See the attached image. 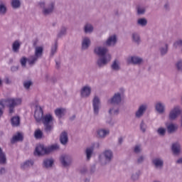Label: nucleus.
I'll list each match as a JSON object with an SVG mask.
<instances>
[{
	"label": "nucleus",
	"mask_w": 182,
	"mask_h": 182,
	"mask_svg": "<svg viewBox=\"0 0 182 182\" xmlns=\"http://www.w3.org/2000/svg\"><path fill=\"white\" fill-rule=\"evenodd\" d=\"M161 56H166L168 53V44H165L159 48Z\"/></svg>",
	"instance_id": "36"
},
{
	"label": "nucleus",
	"mask_w": 182,
	"mask_h": 182,
	"mask_svg": "<svg viewBox=\"0 0 182 182\" xmlns=\"http://www.w3.org/2000/svg\"><path fill=\"white\" fill-rule=\"evenodd\" d=\"M58 50V43L55 42L54 46L51 47V52H50V56H53L55 53H56V51Z\"/></svg>",
	"instance_id": "47"
},
{
	"label": "nucleus",
	"mask_w": 182,
	"mask_h": 182,
	"mask_svg": "<svg viewBox=\"0 0 182 182\" xmlns=\"http://www.w3.org/2000/svg\"><path fill=\"white\" fill-rule=\"evenodd\" d=\"M8 12V6L6 2L0 0V16H5Z\"/></svg>",
	"instance_id": "20"
},
{
	"label": "nucleus",
	"mask_w": 182,
	"mask_h": 182,
	"mask_svg": "<svg viewBox=\"0 0 182 182\" xmlns=\"http://www.w3.org/2000/svg\"><path fill=\"white\" fill-rule=\"evenodd\" d=\"M55 9V2H51L48 4V7H46L42 10V14L44 16H48L53 13Z\"/></svg>",
	"instance_id": "15"
},
{
	"label": "nucleus",
	"mask_w": 182,
	"mask_h": 182,
	"mask_svg": "<svg viewBox=\"0 0 182 182\" xmlns=\"http://www.w3.org/2000/svg\"><path fill=\"white\" fill-rule=\"evenodd\" d=\"M152 166L156 170H163L164 167V160L161 157H156L151 160Z\"/></svg>",
	"instance_id": "9"
},
{
	"label": "nucleus",
	"mask_w": 182,
	"mask_h": 182,
	"mask_svg": "<svg viewBox=\"0 0 182 182\" xmlns=\"http://www.w3.org/2000/svg\"><path fill=\"white\" fill-rule=\"evenodd\" d=\"M79 171L80 174L82 176H86V173H87V168L86 166H82L80 168Z\"/></svg>",
	"instance_id": "52"
},
{
	"label": "nucleus",
	"mask_w": 182,
	"mask_h": 182,
	"mask_svg": "<svg viewBox=\"0 0 182 182\" xmlns=\"http://www.w3.org/2000/svg\"><path fill=\"white\" fill-rule=\"evenodd\" d=\"M96 170V166L94 165L92 168H91V173H95Z\"/></svg>",
	"instance_id": "61"
},
{
	"label": "nucleus",
	"mask_w": 182,
	"mask_h": 182,
	"mask_svg": "<svg viewBox=\"0 0 182 182\" xmlns=\"http://www.w3.org/2000/svg\"><path fill=\"white\" fill-rule=\"evenodd\" d=\"M11 48L14 53H19V50L21 49V41H19V40H16L12 43Z\"/></svg>",
	"instance_id": "27"
},
{
	"label": "nucleus",
	"mask_w": 182,
	"mask_h": 182,
	"mask_svg": "<svg viewBox=\"0 0 182 182\" xmlns=\"http://www.w3.org/2000/svg\"><path fill=\"white\" fill-rule=\"evenodd\" d=\"M38 5L40 8H41L42 9H45L46 8V3H45V1H41Z\"/></svg>",
	"instance_id": "58"
},
{
	"label": "nucleus",
	"mask_w": 182,
	"mask_h": 182,
	"mask_svg": "<svg viewBox=\"0 0 182 182\" xmlns=\"http://www.w3.org/2000/svg\"><path fill=\"white\" fill-rule=\"evenodd\" d=\"M38 59H39V58L35 55L30 56L28 58V65H30L31 66H33V65H35V63H36L38 62Z\"/></svg>",
	"instance_id": "40"
},
{
	"label": "nucleus",
	"mask_w": 182,
	"mask_h": 182,
	"mask_svg": "<svg viewBox=\"0 0 182 182\" xmlns=\"http://www.w3.org/2000/svg\"><path fill=\"white\" fill-rule=\"evenodd\" d=\"M97 134L100 139H105L110 134V130L109 129H99L97 131Z\"/></svg>",
	"instance_id": "18"
},
{
	"label": "nucleus",
	"mask_w": 182,
	"mask_h": 182,
	"mask_svg": "<svg viewBox=\"0 0 182 182\" xmlns=\"http://www.w3.org/2000/svg\"><path fill=\"white\" fill-rule=\"evenodd\" d=\"M100 98L99 97L95 96L92 100V107L94 114L97 116L99 114V111L100 110Z\"/></svg>",
	"instance_id": "11"
},
{
	"label": "nucleus",
	"mask_w": 182,
	"mask_h": 182,
	"mask_svg": "<svg viewBox=\"0 0 182 182\" xmlns=\"http://www.w3.org/2000/svg\"><path fill=\"white\" fill-rule=\"evenodd\" d=\"M92 93V87L89 85H85L82 87L80 90V96L83 99H86L90 96Z\"/></svg>",
	"instance_id": "14"
},
{
	"label": "nucleus",
	"mask_w": 182,
	"mask_h": 182,
	"mask_svg": "<svg viewBox=\"0 0 182 182\" xmlns=\"http://www.w3.org/2000/svg\"><path fill=\"white\" fill-rule=\"evenodd\" d=\"M90 38L89 37H84L82 41V50H87L89 46H90Z\"/></svg>",
	"instance_id": "21"
},
{
	"label": "nucleus",
	"mask_w": 182,
	"mask_h": 182,
	"mask_svg": "<svg viewBox=\"0 0 182 182\" xmlns=\"http://www.w3.org/2000/svg\"><path fill=\"white\" fill-rule=\"evenodd\" d=\"M140 176H141V171H140L139 169L132 171L130 173L131 181H139Z\"/></svg>",
	"instance_id": "16"
},
{
	"label": "nucleus",
	"mask_w": 182,
	"mask_h": 182,
	"mask_svg": "<svg viewBox=\"0 0 182 182\" xmlns=\"http://www.w3.org/2000/svg\"><path fill=\"white\" fill-rule=\"evenodd\" d=\"M136 15H144L146 14V7L143 6H138L136 8Z\"/></svg>",
	"instance_id": "42"
},
{
	"label": "nucleus",
	"mask_w": 182,
	"mask_h": 182,
	"mask_svg": "<svg viewBox=\"0 0 182 182\" xmlns=\"http://www.w3.org/2000/svg\"><path fill=\"white\" fill-rule=\"evenodd\" d=\"M60 141L61 144H66L68 143V133L65 132H63L61 133L60 136Z\"/></svg>",
	"instance_id": "39"
},
{
	"label": "nucleus",
	"mask_w": 182,
	"mask_h": 182,
	"mask_svg": "<svg viewBox=\"0 0 182 182\" xmlns=\"http://www.w3.org/2000/svg\"><path fill=\"white\" fill-rule=\"evenodd\" d=\"M181 114V109H180V107H174L171 111L169 112L168 114V120L171 122H173L178 117V115Z\"/></svg>",
	"instance_id": "8"
},
{
	"label": "nucleus",
	"mask_w": 182,
	"mask_h": 182,
	"mask_svg": "<svg viewBox=\"0 0 182 182\" xmlns=\"http://www.w3.org/2000/svg\"><path fill=\"white\" fill-rule=\"evenodd\" d=\"M144 160H146V156L144 155L139 156L136 159L137 164H143L144 163Z\"/></svg>",
	"instance_id": "45"
},
{
	"label": "nucleus",
	"mask_w": 182,
	"mask_h": 182,
	"mask_svg": "<svg viewBox=\"0 0 182 182\" xmlns=\"http://www.w3.org/2000/svg\"><path fill=\"white\" fill-rule=\"evenodd\" d=\"M21 105H22L21 98H7L0 101V106L2 107L3 109H4L6 106L9 107L10 116H12L15 112V107H16V106H21Z\"/></svg>",
	"instance_id": "2"
},
{
	"label": "nucleus",
	"mask_w": 182,
	"mask_h": 182,
	"mask_svg": "<svg viewBox=\"0 0 182 182\" xmlns=\"http://www.w3.org/2000/svg\"><path fill=\"white\" fill-rule=\"evenodd\" d=\"M109 114L110 116H117L119 113H120V108H119V105H113L111 107L108 111Z\"/></svg>",
	"instance_id": "24"
},
{
	"label": "nucleus",
	"mask_w": 182,
	"mask_h": 182,
	"mask_svg": "<svg viewBox=\"0 0 182 182\" xmlns=\"http://www.w3.org/2000/svg\"><path fill=\"white\" fill-rule=\"evenodd\" d=\"M0 164L1 166H5L6 164V154L2 151V149L0 147Z\"/></svg>",
	"instance_id": "35"
},
{
	"label": "nucleus",
	"mask_w": 182,
	"mask_h": 182,
	"mask_svg": "<svg viewBox=\"0 0 182 182\" xmlns=\"http://www.w3.org/2000/svg\"><path fill=\"white\" fill-rule=\"evenodd\" d=\"M11 6L13 9H19L21 8V0H11Z\"/></svg>",
	"instance_id": "41"
},
{
	"label": "nucleus",
	"mask_w": 182,
	"mask_h": 182,
	"mask_svg": "<svg viewBox=\"0 0 182 182\" xmlns=\"http://www.w3.org/2000/svg\"><path fill=\"white\" fill-rule=\"evenodd\" d=\"M28 62V58L26 57H22L20 59V63L22 66V68H26V63Z\"/></svg>",
	"instance_id": "49"
},
{
	"label": "nucleus",
	"mask_w": 182,
	"mask_h": 182,
	"mask_svg": "<svg viewBox=\"0 0 182 182\" xmlns=\"http://www.w3.org/2000/svg\"><path fill=\"white\" fill-rule=\"evenodd\" d=\"M131 39L135 45H140V43H141V37L140 36V33L137 31H134L131 34Z\"/></svg>",
	"instance_id": "17"
},
{
	"label": "nucleus",
	"mask_w": 182,
	"mask_h": 182,
	"mask_svg": "<svg viewBox=\"0 0 182 182\" xmlns=\"http://www.w3.org/2000/svg\"><path fill=\"white\" fill-rule=\"evenodd\" d=\"M139 127H140V130L142 131V133H146V129H147V124L144 123V120L141 122Z\"/></svg>",
	"instance_id": "46"
},
{
	"label": "nucleus",
	"mask_w": 182,
	"mask_h": 182,
	"mask_svg": "<svg viewBox=\"0 0 182 182\" xmlns=\"http://www.w3.org/2000/svg\"><path fill=\"white\" fill-rule=\"evenodd\" d=\"M114 159V154L112 149H105L98 156V163L102 166H108Z\"/></svg>",
	"instance_id": "3"
},
{
	"label": "nucleus",
	"mask_w": 182,
	"mask_h": 182,
	"mask_svg": "<svg viewBox=\"0 0 182 182\" xmlns=\"http://www.w3.org/2000/svg\"><path fill=\"white\" fill-rule=\"evenodd\" d=\"M123 94L122 92H115L113 96L107 100L109 105L112 106H119L122 103Z\"/></svg>",
	"instance_id": "6"
},
{
	"label": "nucleus",
	"mask_w": 182,
	"mask_h": 182,
	"mask_svg": "<svg viewBox=\"0 0 182 182\" xmlns=\"http://www.w3.org/2000/svg\"><path fill=\"white\" fill-rule=\"evenodd\" d=\"M60 161L63 167H68L69 161V156L63 154L60 157Z\"/></svg>",
	"instance_id": "32"
},
{
	"label": "nucleus",
	"mask_w": 182,
	"mask_h": 182,
	"mask_svg": "<svg viewBox=\"0 0 182 182\" xmlns=\"http://www.w3.org/2000/svg\"><path fill=\"white\" fill-rule=\"evenodd\" d=\"M11 123L13 127H18L21 124V118L19 117H13L11 119Z\"/></svg>",
	"instance_id": "38"
},
{
	"label": "nucleus",
	"mask_w": 182,
	"mask_h": 182,
	"mask_svg": "<svg viewBox=\"0 0 182 182\" xmlns=\"http://www.w3.org/2000/svg\"><path fill=\"white\" fill-rule=\"evenodd\" d=\"M107 123L110 126H113V124H114V123L112 120V118H108V119L107 120Z\"/></svg>",
	"instance_id": "59"
},
{
	"label": "nucleus",
	"mask_w": 182,
	"mask_h": 182,
	"mask_svg": "<svg viewBox=\"0 0 182 182\" xmlns=\"http://www.w3.org/2000/svg\"><path fill=\"white\" fill-rule=\"evenodd\" d=\"M155 109L158 113L163 114L166 110V105L161 102H158L155 105Z\"/></svg>",
	"instance_id": "22"
},
{
	"label": "nucleus",
	"mask_w": 182,
	"mask_h": 182,
	"mask_svg": "<svg viewBox=\"0 0 182 182\" xmlns=\"http://www.w3.org/2000/svg\"><path fill=\"white\" fill-rule=\"evenodd\" d=\"M75 119H76V115H73L72 117L70 118V120L73 121Z\"/></svg>",
	"instance_id": "64"
},
{
	"label": "nucleus",
	"mask_w": 182,
	"mask_h": 182,
	"mask_svg": "<svg viewBox=\"0 0 182 182\" xmlns=\"http://www.w3.org/2000/svg\"><path fill=\"white\" fill-rule=\"evenodd\" d=\"M147 111V105H141L138 107L137 110L135 112L136 119H141L144 116V113Z\"/></svg>",
	"instance_id": "12"
},
{
	"label": "nucleus",
	"mask_w": 182,
	"mask_h": 182,
	"mask_svg": "<svg viewBox=\"0 0 182 182\" xmlns=\"http://www.w3.org/2000/svg\"><path fill=\"white\" fill-rule=\"evenodd\" d=\"M118 144L119 146H122V144H123V137H119L118 139Z\"/></svg>",
	"instance_id": "60"
},
{
	"label": "nucleus",
	"mask_w": 182,
	"mask_h": 182,
	"mask_svg": "<svg viewBox=\"0 0 182 182\" xmlns=\"http://www.w3.org/2000/svg\"><path fill=\"white\" fill-rule=\"evenodd\" d=\"M127 62L129 65H135L137 66H140V65H143V63H144V60H143L141 57H139L137 55H132L127 58Z\"/></svg>",
	"instance_id": "7"
},
{
	"label": "nucleus",
	"mask_w": 182,
	"mask_h": 182,
	"mask_svg": "<svg viewBox=\"0 0 182 182\" xmlns=\"http://www.w3.org/2000/svg\"><path fill=\"white\" fill-rule=\"evenodd\" d=\"M41 122L44 126V132L49 134L53 130V117L50 114H47L43 116Z\"/></svg>",
	"instance_id": "5"
},
{
	"label": "nucleus",
	"mask_w": 182,
	"mask_h": 182,
	"mask_svg": "<svg viewBox=\"0 0 182 182\" xmlns=\"http://www.w3.org/2000/svg\"><path fill=\"white\" fill-rule=\"evenodd\" d=\"M34 55L37 56V58H42L43 55V47L38 46L35 48Z\"/></svg>",
	"instance_id": "37"
},
{
	"label": "nucleus",
	"mask_w": 182,
	"mask_h": 182,
	"mask_svg": "<svg viewBox=\"0 0 182 182\" xmlns=\"http://www.w3.org/2000/svg\"><path fill=\"white\" fill-rule=\"evenodd\" d=\"M32 166H33V161H26L21 164V170H28V168H31Z\"/></svg>",
	"instance_id": "34"
},
{
	"label": "nucleus",
	"mask_w": 182,
	"mask_h": 182,
	"mask_svg": "<svg viewBox=\"0 0 182 182\" xmlns=\"http://www.w3.org/2000/svg\"><path fill=\"white\" fill-rule=\"evenodd\" d=\"M11 72H18L19 70V65H13L11 68Z\"/></svg>",
	"instance_id": "56"
},
{
	"label": "nucleus",
	"mask_w": 182,
	"mask_h": 182,
	"mask_svg": "<svg viewBox=\"0 0 182 182\" xmlns=\"http://www.w3.org/2000/svg\"><path fill=\"white\" fill-rule=\"evenodd\" d=\"M84 182H90V178H85Z\"/></svg>",
	"instance_id": "63"
},
{
	"label": "nucleus",
	"mask_w": 182,
	"mask_h": 182,
	"mask_svg": "<svg viewBox=\"0 0 182 182\" xmlns=\"http://www.w3.org/2000/svg\"><path fill=\"white\" fill-rule=\"evenodd\" d=\"M33 82L31 80L24 81L23 82V87L28 90L32 86Z\"/></svg>",
	"instance_id": "51"
},
{
	"label": "nucleus",
	"mask_w": 182,
	"mask_h": 182,
	"mask_svg": "<svg viewBox=\"0 0 182 182\" xmlns=\"http://www.w3.org/2000/svg\"><path fill=\"white\" fill-rule=\"evenodd\" d=\"M95 151V146H89L85 149V155L87 161L92 159V156H93V152Z\"/></svg>",
	"instance_id": "28"
},
{
	"label": "nucleus",
	"mask_w": 182,
	"mask_h": 182,
	"mask_svg": "<svg viewBox=\"0 0 182 182\" xmlns=\"http://www.w3.org/2000/svg\"><path fill=\"white\" fill-rule=\"evenodd\" d=\"M173 46L177 48L178 46H182V40L179 39L173 43Z\"/></svg>",
	"instance_id": "54"
},
{
	"label": "nucleus",
	"mask_w": 182,
	"mask_h": 182,
	"mask_svg": "<svg viewBox=\"0 0 182 182\" xmlns=\"http://www.w3.org/2000/svg\"><path fill=\"white\" fill-rule=\"evenodd\" d=\"M55 116L58 117V119H62L65 114H66V109L64 108H57L54 111Z\"/></svg>",
	"instance_id": "29"
},
{
	"label": "nucleus",
	"mask_w": 182,
	"mask_h": 182,
	"mask_svg": "<svg viewBox=\"0 0 182 182\" xmlns=\"http://www.w3.org/2000/svg\"><path fill=\"white\" fill-rule=\"evenodd\" d=\"M134 153L136 154H139V153H141V146L136 145L134 148Z\"/></svg>",
	"instance_id": "53"
},
{
	"label": "nucleus",
	"mask_w": 182,
	"mask_h": 182,
	"mask_svg": "<svg viewBox=\"0 0 182 182\" xmlns=\"http://www.w3.org/2000/svg\"><path fill=\"white\" fill-rule=\"evenodd\" d=\"M34 137L37 139H41L43 137V132L40 129H36L34 132Z\"/></svg>",
	"instance_id": "43"
},
{
	"label": "nucleus",
	"mask_w": 182,
	"mask_h": 182,
	"mask_svg": "<svg viewBox=\"0 0 182 182\" xmlns=\"http://www.w3.org/2000/svg\"><path fill=\"white\" fill-rule=\"evenodd\" d=\"M110 68L113 70V72H119V70L122 69V67H120V61L117 59L114 60Z\"/></svg>",
	"instance_id": "23"
},
{
	"label": "nucleus",
	"mask_w": 182,
	"mask_h": 182,
	"mask_svg": "<svg viewBox=\"0 0 182 182\" xmlns=\"http://www.w3.org/2000/svg\"><path fill=\"white\" fill-rule=\"evenodd\" d=\"M176 68L179 72H182V60H180L176 63Z\"/></svg>",
	"instance_id": "55"
},
{
	"label": "nucleus",
	"mask_w": 182,
	"mask_h": 182,
	"mask_svg": "<svg viewBox=\"0 0 182 182\" xmlns=\"http://www.w3.org/2000/svg\"><path fill=\"white\" fill-rule=\"evenodd\" d=\"M171 10V7L170 6V2L166 1L164 4V11L165 12H170V11Z\"/></svg>",
	"instance_id": "48"
},
{
	"label": "nucleus",
	"mask_w": 182,
	"mask_h": 182,
	"mask_svg": "<svg viewBox=\"0 0 182 182\" xmlns=\"http://www.w3.org/2000/svg\"><path fill=\"white\" fill-rule=\"evenodd\" d=\"M64 35H66V27L63 26L60 31L58 33V38H62Z\"/></svg>",
	"instance_id": "50"
},
{
	"label": "nucleus",
	"mask_w": 182,
	"mask_h": 182,
	"mask_svg": "<svg viewBox=\"0 0 182 182\" xmlns=\"http://www.w3.org/2000/svg\"><path fill=\"white\" fill-rule=\"evenodd\" d=\"M34 119L37 123H41L43 119V109L42 107L39 105L36 106V110L34 113Z\"/></svg>",
	"instance_id": "10"
},
{
	"label": "nucleus",
	"mask_w": 182,
	"mask_h": 182,
	"mask_svg": "<svg viewBox=\"0 0 182 182\" xmlns=\"http://www.w3.org/2000/svg\"><path fill=\"white\" fill-rule=\"evenodd\" d=\"M107 52H109V49L106 47L97 46L94 48V53L100 56L96 61L98 68H105L112 60V55Z\"/></svg>",
	"instance_id": "1"
},
{
	"label": "nucleus",
	"mask_w": 182,
	"mask_h": 182,
	"mask_svg": "<svg viewBox=\"0 0 182 182\" xmlns=\"http://www.w3.org/2000/svg\"><path fill=\"white\" fill-rule=\"evenodd\" d=\"M93 31H95V27H93V25L89 23L85 24L83 31L85 34L93 33Z\"/></svg>",
	"instance_id": "26"
},
{
	"label": "nucleus",
	"mask_w": 182,
	"mask_h": 182,
	"mask_svg": "<svg viewBox=\"0 0 182 182\" xmlns=\"http://www.w3.org/2000/svg\"><path fill=\"white\" fill-rule=\"evenodd\" d=\"M22 140H23V136L20 132H18L16 135L13 136L11 143L14 144L16 141H22Z\"/></svg>",
	"instance_id": "31"
},
{
	"label": "nucleus",
	"mask_w": 182,
	"mask_h": 182,
	"mask_svg": "<svg viewBox=\"0 0 182 182\" xmlns=\"http://www.w3.org/2000/svg\"><path fill=\"white\" fill-rule=\"evenodd\" d=\"M6 85H9V83H11L9 77H6Z\"/></svg>",
	"instance_id": "62"
},
{
	"label": "nucleus",
	"mask_w": 182,
	"mask_h": 182,
	"mask_svg": "<svg viewBox=\"0 0 182 182\" xmlns=\"http://www.w3.org/2000/svg\"><path fill=\"white\" fill-rule=\"evenodd\" d=\"M6 168H5V167H1L0 168V176L6 174Z\"/></svg>",
	"instance_id": "57"
},
{
	"label": "nucleus",
	"mask_w": 182,
	"mask_h": 182,
	"mask_svg": "<svg viewBox=\"0 0 182 182\" xmlns=\"http://www.w3.org/2000/svg\"><path fill=\"white\" fill-rule=\"evenodd\" d=\"M171 150L173 156H180L181 154V146L178 143H174L172 144Z\"/></svg>",
	"instance_id": "19"
},
{
	"label": "nucleus",
	"mask_w": 182,
	"mask_h": 182,
	"mask_svg": "<svg viewBox=\"0 0 182 182\" xmlns=\"http://www.w3.org/2000/svg\"><path fill=\"white\" fill-rule=\"evenodd\" d=\"M166 129L168 133L170 134H172L173 133H176L177 130H178V126L176 124L171 123L168 125H166Z\"/></svg>",
	"instance_id": "25"
},
{
	"label": "nucleus",
	"mask_w": 182,
	"mask_h": 182,
	"mask_svg": "<svg viewBox=\"0 0 182 182\" xmlns=\"http://www.w3.org/2000/svg\"><path fill=\"white\" fill-rule=\"evenodd\" d=\"M147 18H139L136 20V25L138 26H141V28L147 26Z\"/></svg>",
	"instance_id": "33"
},
{
	"label": "nucleus",
	"mask_w": 182,
	"mask_h": 182,
	"mask_svg": "<svg viewBox=\"0 0 182 182\" xmlns=\"http://www.w3.org/2000/svg\"><path fill=\"white\" fill-rule=\"evenodd\" d=\"M116 43H117V36L112 35L108 37L104 45L109 48H113V46H116Z\"/></svg>",
	"instance_id": "13"
},
{
	"label": "nucleus",
	"mask_w": 182,
	"mask_h": 182,
	"mask_svg": "<svg viewBox=\"0 0 182 182\" xmlns=\"http://www.w3.org/2000/svg\"><path fill=\"white\" fill-rule=\"evenodd\" d=\"M59 144H55L54 145H52L50 147H45L43 145H39L36 146V150L34 151L35 156H43V154H49V153H51V151H53L55 150H59Z\"/></svg>",
	"instance_id": "4"
},
{
	"label": "nucleus",
	"mask_w": 182,
	"mask_h": 182,
	"mask_svg": "<svg viewBox=\"0 0 182 182\" xmlns=\"http://www.w3.org/2000/svg\"><path fill=\"white\" fill-rule=\"evenodd\" d=\"M53 159H46L43 160V166L45 168H50L53 166Z\"/></svg>",
	"instance_id": "30"
},
{
	"label": "nucleus",
	"mask_w": 182,
	"mask_h": 182,
	"mask_svg": "<svg viewBox=\"0 0 182 182\" xmlns=\"http://www.w3.org/2000/svg\"><path fill=\"white\" fill-rule=\"evenodd\" d=\"M156 133L160 136L161 137H164L166 136V129L164 127H159L156 130Z\"/></svg>",
	"instance_id": "44"
}]
</instances>
